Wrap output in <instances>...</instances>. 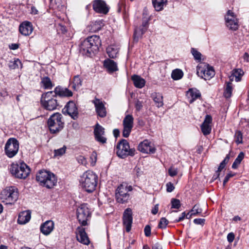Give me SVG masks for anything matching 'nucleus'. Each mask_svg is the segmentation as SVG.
Here are the masks:
<instances>
[{"mask_svg": "<svg viewBox=\"0 0 249 249\" xmlns=\"http://www.w3.org/2000/svg\"><path fill=\"white\" fill-rule=\"evenodd\" d=\"M235 137L236 138L235 142L237 143H242V134L241 131H236L235 134Z\"/></svg>", "mask_w": 249, "mask_h": 249, "instance_id": "48", "label": "nucleus"}, {"mask_svg": "<svg viewBox=\"0 0 249 249\" xmlns=\"http://www.w3.org/2000/svg\"><path fill=\"white\" fill-rule=\"evenodd\" d=\"M104 65L109 73H112L118 70L117 63L112 60L109 59L105 60Z\"/></svg>", "mask_w": 249, "mask_h": 249, "instance_id": "26", "label": "nucleus"}, {"mask_svg": "<svg viewBox=\"0 0 249 249\" xmlns=\"http://www.w3.org/2000/svg\"><path fill=\"white\" fill-rule=\"evenodd\" d=\"M142 107V102L137 100L135 103V108L137 111H140Z\"/></svg>", "mask_w": 249, "mask_h": 249, "instance_id": "55", "label": "nucleus"}, {"mask_svg": "<svg viewBox=\"0 0 249 249\" xmlns=\"http://www.w3.org/2000/svg\"><path fill=\"white\" fill-rule=\"evenodd\" d=\"M134 118L131 115H127L123 120V136L127 138L131 131L133 126Z\"/></svg>", "mask_w": 249, "mask_h": 249, "instance_id": "15", "label": "nucleus"}, {"mask_svg": "<svg viewBox=\"0 0 249 249\" xmlns=\"http://www.w3.org/2000/svg\"><path fill=\"white\" fill-rule=\"evenodd\" d=\"M82 79L79 75H77L74 76L72 82L71 83V85L74 89L77 90L82 86Z\"/></svg>", "mask_w": 249, "mask_h": 249, "instance_id": "33", "label": "nucleus"}, {"mask_svg": "<svg viewBox=\"0 0 249 249\" xmlns=\"http://www.w3.org/2000/svg\"><path fill=\"white\" fill-rule=\"evenodd\" d=\"M92 102L94 105L98 116L101 118L105 117L107 115V110L103 102L97 98H95Z\"/></svg>", "mask_w": 249, "mask_h": 249, "instance_id": "21", "label": "nucleus"}, {"mask_svg": "<svg viewBox=\"0 0 249 249\" xmlns=\"http://www.w3.org/2000/svg\"><path fill=\"white\" fill-rule=\"evenodd\" d=\"M36 180L42 186L52 188L56 185L57 179L54 174L46 170H41L36 176Z\"/></svg>", "mask_w": 249, "mask_h": 249, "instance_id": "3", "label": "nucleus"}, {"mask_svg": "<svg viewBox=\"0 0 249 249\" xmlns=\"http://www.w3.org/2000/svg\"><path fill=\"white\" fill-rule=\"evenodd\" d=\"M198 75L205 80H209L215 75V71L212 67L208 64H202L197 68Z\"/></svg>", "mask_w": 249, "mask_h": 249, "instance_id": "12", "label": "nucleus"}, {"mask_svg": "<svg viewBox=\"0 0 249 249\" xmlns=\"http://www.w3.org/2000/svg\"><path fill=\"white\" fill-rule=\"evenodd\" d=\"M19 149V142L14 138H9L6 142L4 150L5 154L10 158L14 157L18 153Z\"/></svg>", "mask_w": 249, "mask_h": 249, "instance_id": "11", "label": "nucleus"}, {"mask_svg": "<svg viewBox=\"0 0 249 249\" xmlns=\"http://www.w3.org/2000/svg\"><path fill=\"white\" fill-rule=\"evenodd\" d=\"M62 112L64 114H68L72 119L76 120L78 117V108L75 103L72 101H70L67 103Z\"/></svg>", "mask_w": 249, "mask_h": 249, "instance_id": "14", "label": "nucleus"}, {"mask_svg": "<svg viewBox=\"0 0 249 249\" xmlns=\"http://www.w3.org/2000/svg\"><path fill=\"white\" fill-rule=\"evenodd\" d=\"M234 234L233 232L229 233L227 235V240L230 243H231L234 239Z\"/></svg>", "mask_w": 249, "mask_h": 249, "instance_id": "57", "label": "nucleus"}, {"mask_svg": "<svg viewBox=\"0 0 249 249\" xmlns=\"http://www.w3.org/2000/svg\"><path fill=\"white\" fill-rule=\"evenodd\" d=\"M144 234L146 237H149L151 235V227L149 225H147L144 229Z\"/></svg>", "mask_w": 249, "mask_h": 249, "instance_id": "53", "label": "nucleus"}, {"mask_svg": "<svg viewBox=\"0 0 249 249\" xmlns=\"http://www.w3.org/2000/svg\"><path fill=\"white\" fill-rule=\"evenodd\" d=\"M178 172L177 168L171 167L168 169L169 175L171 177H174L177 175Z\"/></svg>", "mask_w": 249, "mask_h": 249, "instance_id": "51", "label": "nucleus"}, {"mask_svg": "<svg viewBox=\"0 0 249 249\" xmlns=\"http://www.w3.org/2000/svg\"><path fill=\"white\" fill-rule=\"evenodd\" d=\"M183 75V73L181 70L176 69L173 71L171 77L175 80H178L181 79Z\"/></svg>", "mask_w": 249, "mask_h": 249, "instance_id": "39", "label": "nucleus"}, {"mask_svg": "<svg viewBox=\"0 0 249 249\" xmlns=\"http://www.w3.org/2000/svg\"><path fill=\"white\" fill-rule=\"evenodd\" d=\"M234 176V174L230 173L228 174L225 177L224 180H223V185L225 186L226 184L228 182L229 179L232 177Z\"/></svg>", "mask_w": 249, "mask_h": 249, "instance_id": "56", "label": "nucleus"}, {"mask_svg": "<svg viewBox=\"0 0 249 249\" xmlns=\"http://www.w3.org/2000/svg\"><path fill=\"white\" fill-rule=\"evenodd\" d=\"M76 239L79 242L88 245L89 244V240L87 234L85 231V228L82 227H78L76 230Z\"/></svg>", "mask_w": 249, "mask_h": 249, "instance_id": "20", "label": "nucleus"}, {"mask_svg": "<svg viewBox=\"0 0 249 249\" xmlns=\"http://www.w3.org/2000/svg\"><path fill=\"white\" fill-rule=\"evenodd\" d=\"M194 223L196 225L203 226L205 224V219L204 218H196L194 220Z\"/></svg>", "mask_w": 249, "mask_h": 249, "instance_id": "52", "label": "nucleus"}, {"mask_svg": "<svg viewBox=\"0 0 249 249\" xmlns=\"http://www.w3.org/2000/svg\"><path fill=\"white\" fill-rule=\"evenodd\" d=\"M57 97L53 95V91H48L43 93L40 99L42 107L49 111L56 109L59 106Z\"/></svg>", "mask_w": 249, "mask_h": 249, "instance_id": "4", "label": "nucleus"}, {"mask_svg": "<svg viewBox=\"0 0 249 249\" xmlns=\"http://www.w3.org/2000/svg\"><path fill=\"white\" fill-rule=\"evenodd\" d=\"M18 192L14 186L6 187L0 193V199L2 202L6 204H13L18 199Z\"/></svg>", "mask_w": 249, "mask_h": 249, "instance_id": "5", "label": "nucleus"}, {"mask_svg": "<svg viewBox=\"0 0 249 249\" xmlns=\"http://www.w3.org/2000/svg\"><path fill=\"white\" fill-rule=\"evenodd\" d=\"M77 160L78 163L84 165H86L87 164V161L86 159L83 156L80 155L77 157Z\"/></svg>", "mask_w": 249, "mask_h": 249, "instance_id": "50", "label": "nucleus"}, {"mask_svg": "<svg viewBox=\"0 0 249 249\" xmlns=\"http://www.w3.org/2000/svg\"><path fill=\"white\" fill-rule=\"evenodd\" d=\"M189 94L191 97L189 103L192 104L195 100L199 98L201 96V94L198 90L190 89L189 91Z\"/></svg>", "mask_w": 249, "mask_h": 249, "instance_id": "35", "label": "nucleus"}, {"mask_svg": "<svg viewBox=\"0 0 249 249\" xmlns=\"http://www.w3.org/2000/svg\"><path fill=\"white\" fill-rule=\"evenodd\" d=\"M77 218L82 226L88 224L87 221L90 217V212L87 204H81L77 209Z\"/></svg>", "mask_w": 249, "mask_h": 249, "instance_id": "10", "label": "nucleus"}, {"mask_svg": "<svg viewBox=\"0 0 249 249\" xmlns=\"http://www.w3.org/2000/svg\"><path fill=\"white\" fill-rule=\"evenodd\" d=\"M8 96L7 92L3 89H0V100H1V98H4Z\"/></svg>", "mask_w": 249, "mask_h": 249, "instance_id": "58", "label": "nucleus"}, {"mask_svg": "<svg viewBox=\"0 0 249 249\" xmlns=\"http://www.w3.org/2000/svg\"><path fill=\"white\" fill-rule=\"evenodd\" d=\"M21 62L18 59H15L14 61H10L8 64V67L11 70L18 68L19 66L21 67Z\"/></svg>", "mask_w": 249, "mask_h": 249, "instance_id": "40", "label": "nucleus"}, {"mask_svg": "<svg viewBox=\"0 0 249 249\" xmlns=\"http://www.w3.org/2000/svg\"><path fill=\"white\" fill-rule=\"evenodd\" d=\"M220 172H221L220 171H218V170H217L215 174L213 176V179L214 180H216V179H217L219 177V175H220Z\"/></svg>", "mask_w": 249, "mask_h": 249, "instance_id": "61", "label": "nucleus"}, {"mask_svg": "<svg viewBox=\"0 0 249 249\" xmlns=\"http://www.w3.org/2000/svg\"><path fill=\"white\" fill-rule=\"evenodd\" d=\"M31 219V212L29 211H23L19 213L18 222L19 224H25Z\"/></svg>", "mask_w": 249, "mask_h": 249, "instance_id": "27", "label": "nucleus"}, {"mask_svg": "<svg viewBox=\"0 0 249 249\" xmlns=\"http://www.w3.org/2000/svg\"><path fill=\"white\" fill-rule=\"evenodd\" d=\"M123 224L125 227L126 231L129 232L131 230L133 217L132 211L130 208L125 209L123 213Z\"/></svg>", "mask_w": 249, "mask_h": 249, "instance_id": "18", "label": "nucleus"}, {"mask_svg": "<svg viewBox=\"0 0 249 249\" xmlns=\"http://www.w3.org/2000/svg\"><path fill=\"white\" fill-rule=\"evenodd\" d=\"M105 134V128L97 123L94 128V135L96 141L102 144L106 143L107 140Z\"/></svg>", "mask_w": 249, "mask_h": 249, "instance_id": "17", "label": "nucleus"}, {"mask_svg": "<svg viewBox=\"0 0 249 249\" xmlns=\"http://www.w3.org/2000/svg\"><path fill=\"white\" fill-rule=\"evenodd\" d=\"M138 149L141 152L146 154H153L156 151V148L147 140H145L141 142L138 146Z\"/></svg>", "mask_w": 249, "mask_h": 249, "instance_id": "19", "label": "nucleus"}, {"mask_svg": "<svg viewBox=\"0 0 249 249\" xmlns=\"http://www.w3.org/2000/svg\"><path fill=\"white\" fill-rule=\"evenodd\" d=\"M167 2V0H152L153 5L157 11H161Z\"/></svg>", "mask_w": 249, "mask_h": 249, "instance_id": "32", "label": "nucleus"}, {"mask_svg": "<svg viewBox=\"0 0 249 249\" xmlns=\"http://www.w3.org/2000/svg\"><path fill=\"white\" fill-rule=\"evenodd\" d=\"M191 53L193 54L194 59L197 61L198 62H200L201 60V53L198 52L197 50L195 48L191 49Z\"/></svg>", "mask_w": 249, "mask_h": 249, "instance_id": "42", "label": "nucleus"}, {"mask_svg": "<svg viewBox=\"0 0 249 249\" xmlns=\"http://www.w3.org/2000/svg\"><path fill=\"white\" fill-rule=\"evenodd\" d=\"M232 87L231 82L226 83V86L224 89L223 95L226 98H230L232 95Z\"/></svg>", "mask_w": 249, "mask_h": 249, "instance_id": "37", "label": "nucleus"}, {"mask_svg": "<svg viewBox=\"0 0 249 249\" xmlns=\"http://www.w3.org/2000/svg\"><path fill=\"white\" fill-rule=\"evenodd\" d=\"M113 135L115 137L117 138L119 136L120 134V131L118 129H114L113 130Z\"/></svg>", "mask_w": 249, "mask_h": 249, "instance_id": "62", "label": "nucleus"}, {"mask_svg": "<svg viewBox=\"0 0 249 249\" xmlns=\"http://www.w3.org/2000/svg\"><path fill=\"white\" fill-rule=\"evenodd\" d=\"M172 208L175 209H179L180 207V202L179 200L176 198L171 199Z\"/></svg>", "mask_w": 249, "mask_h": 249, "instance_id": "47", "label": "nucleus"}, {"mask_svg": "<svg viewBox=\"0 0 249 249\" xmlns=\"http://www.w3.org/2000/svg\"><path fill=\"white\" fill-rule=\"evenodd\" d=\"M47 124L51 133H58L64 127L62 115L59 113H53L48 120Z\"/></svg>", "mask_w": 249, "mask_h": 249, "instance_id": "6", "label": "nucleus"}, {"mask_svg": "<svg viewBox=\"0 0 249 249\" xmlns=\"http://www.w3.org/2000/svg\"><path fill=\"white\" fill-rule=\"evenodd\" d=\"M243 57L245 61H246L247 62L249 61V54H248V53H245L244 54Z\"/></svg>", "mask_w": 249, "mask_h": 249, "instance_id": "63", "label": "nucleus"}, {"mask_svg": "<svg viewBox=\"0 0 249 249\" xmlns=\"http://www.w3.org/2000/svg\"><path fill=\"white\" fill-rule=\"evenodd\" d=\"M98 177L92 171L85 172L81 177L80 183L81 187L88 193L93 192L97 184Z\"/></svg>", "mask_w": 249, "mask_h": 249, "instance_id": "2", "label": "nucleus"}, {"mask_svg": "<svg viewBox=\"0 0 249 249\" xmlns=\"http://www.w3.org/2000/svg\"><path fill=\"white\" fill-rule=\"evenodd\" d=\"M131 79L133 82L134 86L137 88L141 89L143 88L145 84V80L139 75H133L131 77Z\"/></svg>", "mask_w": 249, "mask_h": 249, "instance_id": "29", "label": "nucleus"}, {"mask_svg": "<svg viewBox=\"0 0 249 249\" xmlns=\"http://www.w3.org/2000/svg\"><path fill=\"white\" fill-rule=\"evenodd\" d=\"M119 48L114 45H111L107 48V53L110 58H116L118 54Z\"/></svg>", "mask_w": 249, "mask_h": 249, "instance_id": "31", "label": "nucleus"}, {"mask_svg": "<svg viewBox=\"0 0 249 249\" xmlns=\"http://www.w3.org/2000/svg\"><path fill=\"white\" fill-rule=\"evenodd\" d=\"M132 190L131 186H128L126 184H120L116 190L115 197L117 201L122 204L127 202L130 197L128 193Z\"/></svg>", "mask_w": 249, "mask_h": 249, "instance_id": "9", "label": "nucleus"}, {"mask_svg": "<svg viewBox=\"0 0 249 249\" xmlns=\"http://www.w3.org/2000/svg\"><path fill=\"white\" fill-rule=\"evenodd\" d=\"M230 158V154H227L224 159V160L220 163L219 167L218 168V171H221L224 168L226 164L229 162Z\"/></svg>", "mask_w": 249, "mask_h": 249, "instance_id": "45", "label": "nucleus"}, {"mask_svg": "<svg viewBox=\"0 0 249 249\" xmlns=\"http://www.w3.org/2000/svg\"><path fill=\"white\" fill-rule=\"evenodd\" d=\"M41 83L45 89H51L53 86L50 78L48 77H43Z\"/></svg>", "mask_w": 249, "mask_h": 249, "instance_id": "36", "label": "nucleus"}, {"mask_svg": "<svg viewBox=\"0 0 249 249\" xmlns=\"http://www.w3.org/2000/svg\"><path fill=\"white\" fill-rule=\"evenodd\" d=\"M53 91V95L59 97H70L72 95V92L67 88H63L60 86L56 87Z\"/></svg>", "mask_w": 249, "mask_h": 249, "instance_id": "25", "label": "nucleus"}, {"mask_svg": "<svg viewBox=\"0 0 249 249\" xmlns=\"http://www.w3.org/2000/svg\"><path fill=\"white\" fill-rule=\"evenodd\" d=\"M146 32V28H142L141 27L137 28L135 29L134 33V40L136 42H138L139 38H141L142 35Z\"/></svg>", "mask_w": 249, "mask_h": 249, "instance_id": "34", "label": "nucleus"}, {"mask_svg": "<svg viewBox=\"0 0 249 249\" xmlns=\"http://www.w3.org/2000/svg\"><path fill=\"white\" fill-rule=\"evenodd\" d=\"M202 212V209L199 208V205L196 204L193 207L191 211L189 213L190 217L200 214Z\"/></svg>", "mask_w": 249, "mask_h": 249, "instance_id": "41", "label": "nucleus"}, {"mask_svg": "<svg viewBox=\"0 0 249 249\" xmlns=\"http://www.w3.org/2000/svg\"><path fill=\"white\" fill-rule=\"evenodd\" d=\"M66 147L64 146L63 147L59 148L58 149H55L54 150V157H60L64 154L66 152Z\"/></svg>", "mask_w": 249, "mask_h": 249, "instance_id": "44", "label": "nucleus"}, {"mask_svg": "<svg viewBox=\"0 0 249 249\" xmlns=\"http://www.w3.org/2000/svg\"><path fill=\"white\" fill-rule=\"evenodd\" d=\"M93 9L98 13L107 14L109 7L105 1L102 0H94L92 2Z\"/></svg>", "mask_w": 249, "mask_h": 249, "instance_id": "16", "label": "nucleus"}, {"mask_svg": "<svg viewBox=\"0 0 249 249\" xmlns=\"http://www.w3.org/2000/svg\"><path fill=\"white\" fill-rule=\"evenodd\" d=\"M101 44L99 36H91L81 43L80 50L84 54L89 56L92 53H95L98 52Z\"/></svg>", "mask_w": 249, "mask_h": 249, "instance_id": "1", "label": "nucleus"}, {"mask_svg": "<svg viewBox=\"0 0 249 249\" xmlns=\"http://www.w3.org/2000/svg\"><path fill=\"white\" fill-rule=\"evenodd\" d=\"M212 122V118L211 115H207L205 116V120L201 124V130L204 135L206 136L211 133L212 126L211 124Z\"/></svg>", "mask_w": 249, "mask_h": 249, "instance_id": "22", "label": "nucleus"}, {"mask_svg": "<svg viewBox=\"0 0 249 249\" xmlns=\"http://www.w3.org/2000/svg\"><path fill=\"white\" fill-rule=\"evenodd\" d=\"M244 153L243 152H240L237 158L235 159L232 165V168L235 169H237L239 165L244 158Z\"/></svg>", "mask_w": 249, "mask_h": 249, "instance_id": "38", "label": "nucleus"}, {"mask_svg": "<svg viewBox=\"0 0 249 249\" xmlns=\"http://www.w3.org/2000/svg\"><path fill=\"white\" fill-rule=\"evenodd\" d=\"M33 30L32 24L29 21L23 22L19 27L20 33L25 36H29L32 33Z\"/></svg>", "mask_w": 249, "mask_h": 249, "instance_id": "23", "label": "nucleus"}, {"mask_svg": "<svg viewBox=\"0 0 249 249\" xmlns=\"http://www.w3.org/2000/svg\"><path fill=\"white\" fill-rule=\"evenodd\" d=\"M151 97L157 107H160L163 106V97L161 94L160 93L154 92L151 94Z\"/></svg>", "mask_w": 249, "mask_h": 249, "instance_id": "30", "label": "nucleus"}, {"mask_svg": "<svg viewBox=\"0 0 249 249\" xmlns=\"http://www.w3.org/2000/svg\"><path fill=\"white\" fill-rule=\"evenodd\" d=\"M226 25L230 30L235 31L239 27L238 20L234 13L228 10L225 17Z\"/></svg>", "mask_w": 249, "mask_h": 249, "instance_id": "13", "label": "nucleus"}, {"mask_svg": "<svg viewBox=\"0 0 249 249\" xmlns=\"http://www.w3.org/2000/svg\"><path fill=\"white\" fill-rule=\"evenodd\" d=\"M159 211V205L158 204L156 205L154 208L152 210L151 213L153 214H156Z\"/></svg>", "mask_w": 249, "mask_h": 249, "instance_id": "60", "label": "nucleus"}, {"mask_svg": "<svg viewBox=\"0 0 249 249\" xmlns=\"http://www.w3.org/2000/svg\"><path fill=\"white\" fill-rule=\"evenodd\" d=\"M186 217L187 218H190L191 217H190L189 213H188L187 214H186L185 212H183L181 213V215L178 217V219H177L175 220V222H179L181 221H182L185 217Z\"/></svg>", "mask_w": 249, "mask_h": 249, "instance_id": "49", "label": "nucleus"}, {"mask_svg": "<svg viewBox=\"0 0 249 249\" xmlns=\"http://www.w3.org/2000/svg\"><path fill=\"white\" fill-rule=\"evenodd\" d=\"M102 26V22L101 21H96L91 24V30L92 32H94L99 31L101 29Z\"/></svg>", "mask_w": 249, "mask_h": 249, "instance_id": "43", "label": "nucleus"}, {"mask_svg": "<svg viewBox=\"0 0 249 249\" xmlns=\"http://www.w3.org/2000/svg\"><path fill=\"white\" fill-rule=\"evenodd\" d=\"M18 44L16 43H12L9 45V48L13 50L18 49Z\"/></svg>", "mask_w": 249, "mask_h": 249, "instance_id": "59", "label": "nucleus"}, {"mask_svg": "<svg viewBox=\"0 0 249 249\" xmlns=\"http://www.w3.org/2000/svg\"><path fill=\"white\" fill-rule=\"evenodd\" d=\"M117 155L122 159H124L128 156L133 157L135 154V149L130 148L129 142L125 139H122L117 143L116 147Z\"/></svg>", "mask_w": 249, "mask_h": 249, "instance_id": "7", "label": "nucleus"}, {"mask_svg": "<svg viewBox=\"0 0 249 249\" xmlns=\"http://www.w3.org/2000/svg\"><path fill=\"white\" fill-rule=\"evenodd\" d=\"M244 74V72L241 69H234L231 71V74L230 76L231 81H233V78H235L236 82H239L241 80L242 76Z\"/></svg>", "mask_w": 249, "mask_h": 249, "instance_id": "28", "label": "nucleus"}, {"mask_svg": "<svg viewBox=\"0 0 249 249\" xmlns=\"http://www.w3.org/2000/svg\"><path fill=\"white\" fill-rule=\"evenodd\" d=\"M166 191L167 192H172L175 189V187L171 182H168L166 185Z\"/></svg>", "mask_w": 249, "mask_h": 249, "instance_id": "54", "label": "nucleus"}, {"mask_svg": "<svg viewBox=\"0 0 249 249\" xmlns=\"http://www.w3.org/2000/svg\"><path fill=\"white\" fill-rule=\"evenodd\" d=\"M10 172L16 178L20 179L26 178L30 173L29 167L24 162L13 163L11 165Z\"/></svg>", "mask_w": 249, "mask_h": 249, "instance_id": "8", "label": "nucleus"}, {"mask_svg": "<svg viewBox=\"0 0 249 249\" xmlns=\"http://www.w3.org/2000/svg\"><path fill=\"white\" fill-rule=\"evenodd\" d=\"M168 224V220L165 217L160 218L159 223L158 227L160 229H165Z\"/></svg>", "mask_w": 249, "mask_h": 249, "instance_id": "46", "label": "nucleus"}, {"mask_svg": "<svg viewBox=\"0 0 249 249\" xmlns=\"http://www.w3.org/2000/svg\"><path fill=\"white\" fill-rule=\"evenodd\" d=\"M148 21H143L142 24V28H146V31L147 27H148Z\"/></svg>", "mask_w": 249, "mask_h": 249, "instance_id": "64", "label": "nucleus"}, {"mask_svg": "<svg viewBox=\"0 0 249 249\" xmlns=\"http://www.w3.org/2000/svg\"><path fill=\"white\" fill-rule=\"evenodd\" d=\"M53 228V222L52 220H48L41 225L40 230L44 235H48L51 233Z\"/></svg>", "mask_w": 249, "mask_h": 249, "instance_id": "24", "label": "nucleus"}]
</instances>
